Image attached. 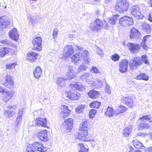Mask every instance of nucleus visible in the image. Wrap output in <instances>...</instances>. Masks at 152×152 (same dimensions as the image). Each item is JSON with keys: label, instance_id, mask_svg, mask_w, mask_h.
<instances>
[{"label": "nucleus", "instance_id": "32", "mask_svg": "<svg viewBox=\"0 0 152 152\" xmlns=\"http://www.w3.org/2000/svg\"><path fill=\"white\" fill-rule=\"evenodd\" d=\"M134 78L137 80L147 81L148 80L149 77L147 75L144 73H141L140 75H137Z\"/></svg>", "mask_w": 152, "mask_h": 152}, {"label": "nucleus", "instance_id": "28", "mask_svg": "<svg viewBox=\"0 0 152 152\" xmlns=\"http://www.w3.org/2000/svg\"><path fill=\"white\" fill-rule=\"evenodd\" d=\"M105 114L110 117H112L114 115L116 116V111L113 110L112 107H108L107 109L106 112L105 113Z\"/></svg>", "mask_w": 152, "mask_h": 152}, {"label": "nucleus", "instance_id": "51", "mask_svg": "<svg viewBox=\"0 0 152 152\" xmlns=\"http://www.w3.org/2000/svg\"><path fill=\"white\" fill-rule=\"evenodd\" d=\"M142 60V61L146 64H149V62L147 58V56L146 55H144L142 56L141 58Z\"/></svg>", "mask_w": 152, "mask_h": 152}, {"label": "nucleus", "instance_id": "63", "mask_svg": "<svg viewBox=\"0 0 152 152\" xmlns=\"http://www.w3.org/2000/svg\"><path fill=\"white\" fill-rule=\"evenodd\" d=\"M145 151V152H152V147H149L148 148H147Z\"/></svg>", "mask_w": 152, "mask_h": 152}, {"label": "nucleus", "instance_id": "12", "mask_svg": "<svg viewBox=\"0 0 152 152\" xmlns=\"http://www.w3.org/2000/svg\"><path fill=\"white\" fill-rule=\"evenodd\" d=\"M32 147L35 151H37L42 152H45L47 150L46 148L43 146L42 143L37 142H35L32 144Z\"/></svg>", "mask_w": 152, "mask_h": 152}, {"label": "nucleus", "instance_id": "11", "mask_svg": "<svg viewBox=\"0 0 152 152\" xmlns=\"http://www.w3.org/2000/svg\"><path fill=\"white\" fill-rule=\"evenodd\" d=\"M6 82L3 85L5 86L10 89L13 88L14 83L12 77L10 75H7L5 77Z\"/></svg>", "mask_w": 152, "mask_h": 152}, {"label": "nucleus", "instance_id": "10", "mask_svg": "<svg viewBox=\"0 0 152 152\" xmlns=\"http://www.w3.org/2000/svg\"><path fill=\"white\" fill-rule=\"evenodd\" d=\"M73 53L74 50L72 46L70 45H67L64 48L63 56L65 58L70 57Z\"/></svg>", "mask_w": 152, "mask_h": 152}, {"label": "nucleus", "instance_id": "47", "mask_svg": "<svg viewBox=\"0 0 152 152\" xmlns=\"http://www.w3.org/2000/svg\"><path fill=\"white\" fill-rule=\"evenodd\" d=\"M28 19L29 21L30 22L33 26L35 25L36 23L37 20L36 17H28Z\"/></svg>", "mask_w": 152, "mask_h": 152}, {"label": "nucleus", "instance_id": "50", "mask_svg": "<svg viewBox=\"0 0 152 152\" xmlns=\"http://www.w3.org/2000/svg\"><path fill=\"white\" fill-rule=\"evenodd\" d=\"M58 32V29L56 28H55L53 31V37L54 41H55L57 37V35Z\"/></svg>", "mask_w": 152, "mask_h": 152}, {"label": "nucleus", "instance_id": "8", "mask_svg": "<svg viewBox=\"0 0 152 152\" xmlns=\"http://www.w3.org/2000/svg\"><path fill=\"white\" fill-rule=\"evenodd\" d=\"M88 129L86 128H80L78 132L77 138L79 140L83 141H87V137L88 135Z\"/></svg>", "mask_w": 152, "mask_h": 152}, {"label": "nucleus", "instance_id": "62", "mask_svg": "<svg viewBox=\"0 0 152 152\" xmlns=\"http://www.w3.org/2000/svg\"><path fill=\"white\" fill-rule=\"evenodd\" d=\"M148 18V20L152 23V15L151 14H149Z\"/></svg>", "mask_w": 152, "mask_h": 152}, {"label": "nucleus", "instance_id": "61", "mask_svg": "<svg viewBox=\"0 0 152 152\" xmlns=\"http://www.w3.org/2000/svg\"><path fill=\"white\" fill-rule=\"evenodd\" d=\"M9 109L15 110L17 108V107L15 105L10 106L7 107Z\"/></svg>", "mask_w": 152, "mask_h": 152}, {"label": "nucleus", "instance_id": "53", "mask_svg": "<svg viewBox=\"0 0 152 152\" xmlns=\"http://www.w3.org/2000/svg\"><path fill=\"white\" fill-rule=\"evenodd\" d=\"M96 111L94 109L91 110L89 114V118H93L96 114Z\"/></svg>", "mask_w": 152, "mask_h": 152}, {"label": "nucleus", "instance_id": "9", "mask_svg": "<svg viewBox=\"0 0 152 152\" xmlns=\"http://www.w3.org/2000/svg\"><path fill=\"white\" fill-rule=\"evenodd\" d=\"M131 52L132 53H138L141 48L139 45L129 42L127 45Z\"/></svg>", "mask_w": 152, "mask_h": 152}, {"label": "nucleus", "instance_id": "26", "mask_svg": "<svg viewBox=\"0 0 152 152\" xmlns=\"http://www.w3.org/2000/svg\"><path fill=\"white\" fill-rule=\"evenodd\" d=\"M37 55L36 52L31 51L28 53L26 58L30 62H32L37 59Z\"/></svg>", "mask_w": 152, "mask_h": 152}, {"label": "nucleus", "instance_id": "64", "mask_svg": "<svg viewBox=\"0 0 152 152\" xmlns=\"http://www.w3.org/2000/svg\"><path fill=\"white\" fill-rule=\"evenodd\" d=\"M97 53L99 55H102L103 54V51L101 49H99L97 51Z\"/></svg>", "mask_w": 152, "mask_h": 152}, {"label": "nucleus", "instance_id": "58", "mask_svg": "<svg viewBox=\"0 0 152 152\" xmlns=\"http://www.w3.org/2000/svg\"><path fill=\"white\" fill-rule=\"evenodd\" d=\"M119 15H115L113 16V17L111 18L113 19V22H111L110 21L111 23V24L112 25H114L115 24L118 18V17Z\"/></svg>", "mask_w": 152, "mask_h": 152}, {"label": "nucleus", "instance_id": "13", "mask_svg": "<svg viewBox=\"0 0 152 152\" xmlns=\"http://www.w3.org/2000/svg\"><path fill=\"white\" fill-rule=\"evenodd\" d=\"M73 119L70 118L67 119L63 123L64 128L66 129L67 132H70V130L73 127Z\"/></svg>", "mask_w": 152, "mask_h": 152}, {"label": "nucleus", "instance_id": "48", "mask_svg": "<svg viewBox=\"0 0 152 152\" xmlns=\"http://www.w3.org/2000/svg\"><path fill=\"white\" fill-rule=\"evenodd\" d=\"M84 105H81L78 106L76 109V112L78 113H81L83 112V110L84 108Z\"/></svg>", "mask_w": 152, "mask_h": 152}, {"label": "nucleus", "instance_id": "33", "mask_svg": "<svg viewBox=\"0 0 152 152\" xmlns=\"http://www.w3.org/2000/svg\"><path fill=\"white\" fill-rule=\"evenodd\" d=\"M142 27L143 30L148 34H149L151 31V26L146 23H143L142 24Z\"/></svg>", "mask_w": 152, "mask_h": 152}, {"label": "nucleus", "instance_id": "59", "mask_svg": "<svg viewBox=\"0 0 152 152\" xmlns=\"http://www.w3.org/2000/svg\"><path fill=\"white\" fill-rule=\"evenodd\" d=\"M78 36V33H77V34L74 33H69L68 34V37L72 39L73 38H75L77 36Z\"/></svg>", "mask_w": 152, "mask_h": 152}, {"label": "nucleus", "instance_id": "35", "mask_svg": "<svg viewBox=\"0 0 152 152\" xmlns=\"http://www.w3.org/2000/svg\"><path fill=\"white\" fill-rule=\"evenodd\" d=\"M140 120L141 121H148L150 123L152 122L151 116L147 115H143L142 117L140 118L138 121H139Z\"/></svg>", "mask_w": 152, "mask_h": 152}, {"label": "nucleus", "instance_id": "29", "mask_svg": "<svg viewBox=\"0 0 152 152\" xmlns=\"http://www.w3.org/2000/svg\"><path fill=\"white\" fill-rule=\"evenodd\" d=\"M88 96L92 99H96L98 98L100 96L99 93L94 89L91 90L88 93Z\"/></svg>", "mask_w": 152, "mask_h": 152}, {"label": "nucleus", "instance_id": "19", "mask_svg": "<svg viewBox=\"0 0 152 152\" xmlns=\"http://www.w3.org/2000/svg\"><path fill=\"white\" fill-rule=\"evenodd\" d=\"M37 136L41 141H47L48 140V137L46 130L42 131L37 133Z\"/></svg>", "mask_w": 152, "mask_h": 152}, {"label": "nucleus", "instance_id": "39", "mask_svg": "<svg viewBox=\"0 0 152 152\" xmlns=\"http://www.w3.org/2000/svg\"><path fill=\"white\" fill-rule=\"evenodd\" d=\"M90 77V74L88 73H85L82 74L80 76V79L82 80H86L88 82V81L90 80H91L92 78L91 77V79H88V78Z\"/></svg>", "mask_w": 152, "mask_h": 152}, {"label": "nucleus", "instance_id": "36", "mask_svg": "<svg viewBox=\"0 0 152 152\" xmlns=\"http://www.w3.org/2000/svg\"><path fill=\"white\" fill-rule=\"evenodd\" d=\"M66 79V78L65 79L61 77L58 78L57 83L60 86L62 87H64L66 85L65 81Z\"/></svg>", "mask_w": 152, "mask_h": 152}, {"label": "nucleus", "instance_id": "6", "mask_svg": "<svg viewBox=\"0 0 152 152\" xmlns=\"http://www.w3.org/2000/svg\"><path fill=\"white\" fill-rule=\"evenodd\" d=\"M142 64L141 58L137 57L134 58L130 60L129 62V65L130 69L133 70L136 69L138 66L141 65Z\"/></svg>", "mask_w": 152, "mask_h": 152}, {"label": "nucleus", "instance_id": "24", "mask_svg": "<svg viewBox=\"0 0 152 152\" xmlns=\"http://www.w3.org/2000/svg\"><path fill=\"white\" fill-rule=\"evenodd\" d=\"M121 102L130 107L133 106V102L132 99L129 97H124L121 99Z\"/></svg>", "mask_w": 152, "mask_h": 152}, {"label": "nucleus", "instance_id": "34", "mask_svg": "<svg viewBox=\"0 0 152 152\" xmlns=\"http://www.w3.org/2000/svg\"><path fill=\"white\" fill-rule=\"evenodd\" d=\"M42 72V70L39 66L37 67L33 72L34 76L36 79L39 78Z\"/></svg>", "mask_w": 152, "mask_h": 152}, {"label": "nucleus", "instance_id": "41", "mask_svg": "<svg viewBox=\"0 0 152 152\" xmlns=\"http://www.w3.org/2000/svg\"><path fill=\"white\" fill-rule=\"evenodd\" d=\"M150 36V35H148L145 36L144 37L142 40V42L140 46L142 47L144 49L146 50H147L148 48L147 46L145 45V42L146 41L147 38H148V37H149Z\"/></svg>", "mask_w": 152, "mask_h": 152}, {"label": "nucleus", "instance_id": "46", "mask_svg": "<svg viewBox=\"0 0 152 152\" xmlns=\"http://www.w3.org/2000/svg\"><path fill=\"white\" fill-rule=\"evenodd\" d=\"M88 67V66L84 64H82L78 67L77 70V73H79L82 71L86 70Z\"/></svg>", "mask_w": 152, "mask_h": 152}, {"label": "nucleus", "instance_id": "2", "mask_svg": "<svg viewBox=\"0 0 152 152\" xmlns=\"http://www.w3.org/2000/svg\"><path fill=\"white\" fill-rule=\"evenodd\" d=\"M108 27L107 23L105 21L103 22L100 19H97L94 23H91L90 26V28L92 31L98 32L102 28H104L107 29Z\"/></svg>", "mask_w": 152, "mask_h": 152}, {"label": "nucleus", "instance_id": "15", "mask_svg": "<svg viewBox=\"0 0 152 152\" xmlns=\"http://www.w3.org/2000/svg\"><path fill=\"white\" fill-rule=\"evenodd\" d=\"M81 54V57L83 59L84 62L88 65H89L90 64V54L88 51L86 50L84 51Z\"/></svg>", "mask_w": 152, "mask_h": 152}, {"label": "nucleus", "instance_id": "38", "mask_svg": "<svg viewBox=\"0 0 152 152\" xmlns=\"http://www.w3.org/2000/svg\"><path fill=\"white\" fill-rule=\"evenodd\" d=\"M127 110V108L124 106L123 105L119 106L118 107L117 109L116 110L117 113L116 115H118L120 113L124 112Z\"/></svg>", "mask_w": 152, "mask_h": 152}, {"label": "nucleus", "instance_id": "57", "mask_svg": "<svg viewBox=\"0 0 152 152\" xmlns=\"http://www.w3.org/2000/svg\"><path fill=\"white\" fill-rule=\"evenodd\" d=\"M16 64L15 63H12L6 65V69H12L15 68L16 66Z\"/></svg>", "mask_w": 152, "mask_h": 152}, {"label": "nucleus", "instance_id": "21", "mask_svg": "<svg viewBox=\"0 0 152 152\" xmlns=\"http://www.w3.org/2000/svg\"><path fill=\"white\" fill-rule=\"evenodd\" d=\"M94 80L93 78H92L91 80H89L88 81V84H91L92 86H94L98 88L102 87L103 83L100 80H97L95 81Z\"/></svg>", "mask_w": 152, "mask_h": 152}, {"label": "nucleus", "instance_id": "37", "mask_svg": "<svg viewBox=\"0 0 152 152\" xmlns=\"http://www.w3.org/2000/svg\"><path fill=\"white\" fill-rule=\"evenodd\" d=\"M0 43L3 44L8 46H10L15 48H16L17 47L16 45L14 44L11 42L7 40H0Z\"/></svg>", "mask_w": 152, "mask_h": 152}, {"label": "nucleus", "instance_id": "56", "mask_svg": "<svg viewBox=\"0 0 152 152\" xmlns=\"http://www.w3.org/2000/svg\"><path fill=\"white\" fill-rule=\"evenodd\" d=\"M90 71L92 73H94L96 74L100 73L99 69L96 66H93L92 67Z\"/></svg>", "mask_w": 152, "mask_h": 152}, {"label": "nucleus", "instance_id": "55", "mask_svg": "<svg viewBox=\"0 0 152 152\" xmlns=\"http://www.w3.org/2000/svg\"><path fill=\"white\" fill-rule=\"evenodd\" d=\"M120 58V56L117 54H115L113 55L111 57V59L114 61H118Z\"/></svg>", "mask_w": 152, "mask_h": 152}, {"label": "nucleus", "instance_id": "1", "mask_svg": "<svg viewBox=\"0 0 152 152\" xmlns=\"http://www.w3.org/2000/svg\"><path fill=\"white\" fill-rule=\"evenodd\" d=\"M69 87L71 88L70 91L66 92L64 96L72 100H78L80 96V93L74 90L81 91L85 89L84 86L79 83L77 84L75 82L70 85Z\"/></svg>", "mask_w": 152, "mask_h": 152}, {"label": "nucleus", "instance_id": "5", "mask_svg": "<svg viewBox=\"0 0 152 152\" xmlns=\"http://www.w3.org/2000/svg\"><path fill=\"white\" fill-rule=\"evenodd\" d=\"M130 12L132 15L137 19H142L143 18V15L141 14L140 10L137 5L133 6Z\"/></svg>", "mask_w": 152, "mask_h": 152}, {"label": "nucleus", "instance_id": "14", "mask_svg": "<svg viewBox=\"0 0 152 152\" xmlns=\"http://www.w3.org/2000/svg\"><path fill=\"white\" fill-rule=\"evenodd\" d=\"M128 61L126 59L122 60L119 64V71L121 73H124L127 70Z\"/></svg>", "mask_w": 152, "mask_h": 152}, {"label": "nucleus", "instance_id": "54", "mask_svg": "<svg viewBox=\"0 0 152 152\" xmlns=\"http://www.w3.org/2000/svg\"><path fill=\"white\" fill-rule=\"evenodd\" d=\"M23 109L21 108L19 110L18 113V115L17 117V120H21L23 112Z\"/></svg>", "mask_w": 152, "mask_h": 152}, {"label": "nucleus", "instance_id": "3", "mask_svg": "<svg viewBox=\"0 0 152 152\" xmlns=\"http://www.w3.org/2000/svg\"><path fill=\"white\" fill-rule=\"evenodd\" d=\"M129 5V3L126 0H118L116 2L115 9L119 12H122L127 10Z\"/></svg>", "mask_w": 152, "mask_h": 152}, {"label": "nucleus", "instance_id": "43", "mask_svg": "<svg viewBox=\"0 0 152 152\" xmlns=\"http://www.w3.org/2000/svg\"><path fill=\"white\" fill-rule=\"evenodd\" d=\"M4 114L6 118H10L13 115V111L12 110H5Z\"/></svg>", "mask_w": 152, "mask_h": 152}, {"label": "nucleus", "instance_id": "60", "mask_svg": "<svg viewBox=\"0 0 152 152\" xmlns=\"http://www.w3.org/2000/svg\"><path fill=\"white\" fill-rule=\"evenodd\" d=\"M4 88H3L2 87L0 86V92L4 94L7 91Z\"/></svg>", "mask_w": 152, "mask_h": 152}, {"label": "nucleus", "instance_id": "23", "mask_svg": "<svg viewBox=\"0 0 152 152\" xmlns=\"http://www.w3.org/2000/svg\"><path fill=\"white\" fill-rule=\"evenodd\" d=\"M14 94V92L12 91H7L3 94L2 100L6 102L9 101L12 97Z\"/></svg>", "mask_w": 152, "mask_h": 152}, {"label": "nucleus", "instance_id": "42", "mask_svg": "<svg viewBox=\"0 0 152 152\" xmlns=\"http://www.w3.org/2000/svg\"><path fill=\"white\" fill-rule=\"evenodd\" d=\"M149 127V125L146 123L142 122L140 123L138 125V129L139 130H142L144 129H148Z\"/></svg>", "mask_w": 152, "mask_h": 152}, {"label": "nucleus", "instance_id": "31", "mask_svg": "<svg viewBox=\"0 0 152 152\" xmlns=\"http://www.w3.org/2000/svg\"><path fill=\"white\" fill-rule=\"evenodd\" d=\"M132 129L131 126H129L126 127L123 132V135L124 137H128L130 134Z\"/></svg>", "mask_w": 152, "mask_h": 152}, {"label": "nucleus", "instance_id": "52", "mask_svg": "<svg viewBox=\"0 0 152 152\" xmlns=\"http://www.w3.org/2000/svg\"><path fill=\"white\" fill-rule=\"evenodd\" d=\"M105 87V92L108 94H110L111 93V89H110V86L107 84L106 80Z\"/></svg>", "mask_w": 152, "mask_h": 152}, {"label": "nucleus", "instance_id": "18", "mask_svg": "<svg viewBox=\"0 0 152 152\" xmlns=\"http://www.w3.org/2000/svg\"><path fill=\"white\" fill-rule=\"evenodd\" d=\"M140 36L141 33L137 29L135 28L131 29L129 34V37L131 39L138 38L140 37Z\"/></svg>", "mask_w": 152, "mask_h": 152}, {"label": "nucleus", "instance_id": "27", "mask_svg": "<svg viewBox=\"0 0 152 152\" xmlns=\"http://www.w3.org/2000/svg\"><path fill=\"white\" fill-rule=\"evenodd\" d=\"M4 17H1L0 18V25L1 26L3 29L8 28L10 24V22L4 20Z\"/></svg>", "mask_w": 152, "mask_h": 152}, {"label": "nucleus", "instance_id": "30", "mask_svg": "<svg viewBox=\"0 0 152 152\" xmlns=\"http://www.w3.org/2000/svg\"><path fill=\"white\" fill-rule=\"evenodd\" d=\"M12 50L9 48H2L0 49V57H4L5 54L8 53Z\"/></svg>", "mask_w": 152, "mask_h": 152}, {"label": "nucleus", "instance_id": "16", "mask_svg": "<svg viewBox=\"0 0 152 152\" xmlns=\"http://www.w3.org/2000/svg\"><path fill=\"white\" fill-rule=\"evenodd\" d=\"M61 115L64 118L68 116L71 112L70 110L68 109V106L65 105H62L61 107Z\"/></svg>", "mask_w": 152, "mask_h": 152}, {"label": "nucleus", "instance_id": "44", "mask_svg": "<svg viewBox=\"0 0 152 152\" xmlns=\"http://www.w3.org/2000/svg\"><path fill=\"white\" fill-rule=\"evenodd\" d=\"M101 104V103L98 101L93 102L90 104V106L91 108H98Z\"/></svg>", "mask_w": 152, "mask_h": 152}, {"label": "nucleus", "instance_id": "45", "mask_svg": "<svg viewBox=\"0 0 152 152\" xmlns=\"http://www.w3.org/2000/svg\"><path fill=\"white\" fill-rule=\"evenodd\" d=\"M80 147L79 152H88V148L87 146H85L82 144L79 143L78 144Z\"/></svg>", "mask_w": 152, "mask_h": 152}, {"label": "nucleus", "instance_id": "22", "mask_svg": "<svg viewBox=\"0 0 152 152\" xmlns=\"http://www.w3.org/2000/svg\"><path fill=\"white\" fill-rule=\"evenodd\" d=\"M9 35L11 39L15 41H17L18 38L19 36L18 31L15 28H13L9 32Z\"/></svg>", "mask_w": 152, "mask_h": 152}, {"label": "nucleus", "instance_id": "7", "mask_svg": "<svg viewBox=\"0 0 152 152\" xmlns=\"http://www.w3.org/2000/svg\"><path fill=\"white\" fill-rule=\"evenodd\" d=\"M33 47L32 49L37 51H40L42 50L41 47L42 39L40 37H36L32 41Z\"/></svg>", "mask_w": 152, "mask_h": 152}, {"label": "nucleus", "instance_id": "4", "mask_svg": "<svg viewBox=\"0 0 152 152\" xmlns=\"http://www.w3.org/2000/svg\"><path fill=\"white\" fill-rule=\"evenodd\" d=\"M133 23V19L127 16L121 18L119 21V24L120 25L124 27H126L128 26L132 25Z\"/></svg>", "mask_w": 152, "mask_h": 152}, {"label": "nucleus", "instance_id": "40", "mask_svg": "<svg viewBox=\"0 0 152 152\" xmlns=\"http://www.w3.org/2000/svg\"><path fill=\"white\" fill-rule=\"evenodd\" d=\"M133 144L134 147L137 149H143V145L140 142L136 140H133Z\"/></svg>", "mask_w": 152, "mask_h": 152}, {"label": "nucleus", "instance_id": "25", "mask_svg": "<svg viewBox=\"0 0 152 152\" xmlns=\"http://www.w3.org/2000/svg\"><path fill=\"white\" fill-rule=\"evenodd\" d=\"M69 70L66 75L68 77V79L71 80L74 78L76 77V73L73 70V68L71 66H69Z\"/></svg>", "mask_w": 152, "mask_h": 152}, {"label": "nucleus", "instance_id": "17", "mask_svg": "<svg viewBox=\"0 0 152 152\" xmlns=\"http://www.w3.org/2000/svg\"><path fill=\"white\" fill-rule=\"evenodd\" d=\"M35 122L39 126L45 127L47 124V120L45 118H38L35 120Z\"/></svg>", "mask_w": 152, "mask_h": 152}, {"label": "nucleus", "instance_id": "49", "mask_svg": "<svg viewBox=\"0 0 152 152\" xmlns=\"http://www.w3.org/2000/svg\"><path fill=\"white\" fill-rule=\"evenodd\" d=\"M89 123L88 122V121L86 120L82 121L80 124V128H86L88 129V126Z\"/></svg>", "mask_w": 152, "mask_h": 152}, {"label": "nucleus", "instance_id": "20", "mask_svg": "<svg viewBox=\"0 0 152 152\" xmlns=\"http://www.w3.org/2000/svg\"><path fill=\"white\" fill-rule=\"evenodd\" d=\"M71 58L72 62L75 64L80 63L82 60V57L79 53L74 54Z\"/></svg>", "mask_w": 152, "mask_h": 152}]
</instances>
